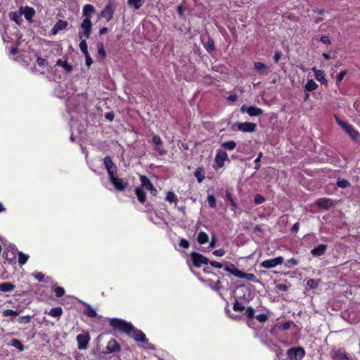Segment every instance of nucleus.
<instances>
[{"mask_svg": "<svg viewBox=\"0 0 360 360\" xmlns=\"http://www.w3.org/2000/svg\"><path fill=\"white\" fill-rule=\"evenodd\" d=\"M77 341L78 343V349L80 350L86 349L91 340L90 335L88 332L80 333L77 335Z\"/></svg>", "mask_w": 360, "mask_h": 360, "instance_id": "0eeeda50", "label": "nucleus"}, {"mask_svg": "<svg viewBox=\"0 0 360 360\" xmlns=\"http://www.w3.org/2000/svg\"><path fill=\"white\" fill-rule=\"evenodd\" d=\"M233 308L236 311H242L245 309V307L242 303L236 301Z\"/></svg>", "mask_w": 360, "mask_h": 360, "instance_id": "79ce46f5", "label": "nucleus"}, {"mask_svg": "<svg viewBox=\"0 0 360 360\" xmlns=\"http://www.w3.org/2000/svg\"><path fill=\"white\" fill-rule=\"evenodd\" d=\"M98 54L101 55L103 58L105 57V51L104 50L103 44H101V43H99L98 44Z\"/></svg>", "mask_w": 360, "mask_h": 360, "instance_id": "de8ad7c7", "label": "nucleus"}, {"mask_svg": "<svg viewBox=\"0 0 360 360\" xmlns=\"http://www.w3.org/2000/svg\"><path fill=\"white\" fill-rule=\"evenodd\" d=\"M221 288V282L220 281H217L216 283L213 286H212V288L216 291H219Z\"/></svg>", "mask_w": 360, "mask_h": 360, "instance_id": "0e129e2a", "label": "nucleus"}, {"mask_svg": "<svg viewBox=\"0 0 360 360\" xmlns=\"http://www.w3.org/2000/svg\"><path fill=\"white\" fill-rule=\"evenodd\" d=\"M255 68L256 70H257L259 73L267 75L269 73V70L267 66L261 62H257L255 63Z\"/></svg>", "mask_w": 360, "mask_h": 360, "instance_id": "5701e85b", "label": "nucleus"}, {"mask_svg": "<svg viewBox=\"0 0 360 360\" xmlns=\"http://www.w3.org/2000/svg\"><path fill=\"white\" fill-rule=\"evenodd\" d=\"M84 313L85 315H96V311L92 309L89 305H84Z\"/></svg>", "mask_w": 360, "mask_h": 360, "instance_id": "c9c22d12", "label": "nucleus"}, {"mask_svg": "<svg viewBox=\"0 0 360 360\" xmlns=\"http://www.w3.org/2000/svg\"><path fill=\"white\" fill-rule=\"evenodd\" d=\"M262 158V153H259L258 154L257 158L255 160V162L256 163L255 169H257V170L259 169L260 167V165L259 164V162H260Z\"/></svg>", "mask_w": 360, "mask_h": 360, "instance_id": "4d7b16f0", "label": "nucleus"}, {"mask_svg": "<svg viewBox=\"0 0 360 360\" xmlns=\"http://www.w3.org/2000/svg\"><path fill=\"white\" fill-rule=\"evenodd\" d=\"M81 28L83 32H79L78 37L82 39L84 36L86 39L89 38L91 33L92 23L90 19L84 18L81 24Z\"/></svg>", "mask_w": 360, "mask_h": 360, "instance_id": "423d86ee", "label": "nucleus"}, {"mask_svg": "<svg viewBox=\"0 0 360 360\" xmlns=\"http://www.w3.org/2000/svg\"><path fill=\"white\" fill-rule=\"evenodd\" d=\"M292 325H294L293 322H290V321H288V322H285L284 323H283L280 328L283 330H287L288 329H290V326Z\"/></svg>", "mask_w": 360, "mask_h": 360, "instance_id": "603ef678", "label": "nucleus"}, {"mask_svg": "<svg viewBox=\"0 0 360 360\" xmlns=\"http://www.w3.org/2000/svg\"><path fill=\"white\" fill-rule=\"evenodd\" d=\"M347 319H346L347 321H349L351 323H356L359 321V316H347Z\"/></svg>", "mask_w": 360, "mask_h": 360, "instance_id": "680f3d73", "label": "nucleus"}, {"mask_svg": "<svg viewBox=\"0 0 360 360\" xmlns=\"http://www.w3.org/2000/svg\"><path fill=\"white\" fill-rule=\"evenodd\" d=\"M247 317V324L249 327L252 328H256L254 324V321L255 320L258 321L259 323H263L268 320L269 316H246Z\"/></svg>", "mask_w": 360, "mask_h": 360, "instance_id": "dca6fc26", "label": "nucleus"}, {"mask_svg": "<svg viewBox=\"0 0 360 360\" xmlns=\"http://www.w3.org/2000/svg\"><path fill=\"white\" fill-rule=\"evenodd\" d=\"M121 349L120 345L115 339H111L106 346L105 350L103 352L105 354H110L116 352H119Z\"/></svg>", "mask_w": 360, "mask_h": 360, "instance_id": "f8f14e48", "label": "nucleus"}, {"mask_svg": "<svg viewBox=\"0 0 360 360\" xmlns=\"http://www.w3.org/2000/svg\"><path fill=\"white\" fill-rule=\"evenodd\" d=\"M337 185L342 188H345L349 187L350 186L349 182L346 179H338L337 181Z\"/></svg>", "mask_w": 360, "mask_h": 360, "instance_id": "4c0bfd02", "label": "nucleus"}, {"mask_svg": "<svg viewBox=\"0 0 360 360\" xmlns=\"http://www.w3.org/2000/svg\"><path fill=\"white\" fill-rule=\"evenodd\" d=\"M286 355L290 360H300L305 356V351L302 347H291L286 352Z\"/></svg>", "mask_w": 360, "mask_h": 360, "instance_id": "7ed1b4c3", "label": "nucleus"}, {"mask_svg": "<svg viewBox=\"0 0 360 360\" xmlns=\"http://www.w3.org/2000/svg\"><path fill=\"white\" fill-rule=\"evenodd\" d=\"M34 14H35V11H34V8H30V7H26L23 11L24 17L27 20H31L32 19L33 16L34 15Z\"/></svg>", "mask_w": 360, "mask_h": 360, "instance_id": "c85d7f7f", "label": "nucleus"}, {"mask_svg": "<svg viewBox=\"0 0 360 360\" xmlns=\"http://www.w3.org/2000/svg\"><path fill=\"white\" fill-rule=\"evenodd\" d=\"M205 47L207 51L211 52L214 49V43L212 39H209L208 41L205 44Z\"/></svg>", "mask_w": 360, "mask_h": 360, "instance_id": "58836bf2", "label": "nucleus"}, {"mask_svg": "<svg viewBox=\"0 0 360 360\" xmlns=\"http://www.w3.org/2000/svg\"><path fill=\"white\" fill-rule=\"evenodd\" d=\"M347 72L346 70H344V71H342L340 72L338 76H337V79H336V82L338 83V82H340L343 78L345 77V76L347 75Z\"/></svg>", "mask_w": 360, "mask_h": 360, "instance_id": "5fc2aeb1", "label": "nucleus"}, {"mask_svg": "<svg viewBox=\"0 0 360 360\" xmlns=\"http://www.w3.org/2000/svg\"><path fill=\"white\" fill-rule=\"evenodd\" d=\"M312 70L314 72L316 79L320 82L322 84L326 85L328 82L325 78L324 72L321 70H317L316 68H313Z\"/></svg>", "mask_w": 360, "mask_h": 360, "instance_id": "6ab92c4d", "label": "nucleus"}, {"mask_svg": "<svg viewBox=\"0 0 360 360\" xmlns=\"http://www.w3.org/2000/svg\"><path fill=\"white\" fill-rule=\"evenodd\" d=\"M242 112L248 113L250 117L259 116L263 113V110L256 106H247L243 105L240 108Z\"/></svg>", "mask_w": 360, "mask_h": 360, "instance_id": "6e6552de", "label": "nucleus"}, {"mask_svg": "<svg viewBox=\"0 0 360 360\" xmlns=\"http://www.w3.org/2000/svg\"><path fill=\"white\" fill-rule=\"evenodd\" d=\"M212 254L217 257H222L225 255V250L224 249L216 250Z\"/></svg>", "mask_w": 360, "mask_h": 360, "instance_id": "6e6d98bb", "label": "nucleus"}, {"mask_svg": "<svg viewBox=\"0 0 360 360\" xmlns=\"http://www.w3.org/2000/svg\"><path fill=\"white\" fill-rule=\"evenodd\" d=\"M221 146L228 150H233L236 147V143L234 141L222 142Z\"/></svg>", "mask_w": 360, "mask_h": 360, "instance_id": "c756f323", "label": "nucleus"}, {"mask_svg": "<svg viewBox=\"0 0 360 360\" xmlns=\"http://www.w3.org/2000/svg\"><path fill=\"white\" fill-rule=\"evenodd\" d=\"M317 88L318 84L313 79H309L304 86V91L306 92H310L316 90Z\"/></svg>", "mask_w": 360, "mask_h": 360, "instance_id": "cd10ccee", "label": "nucleus"}, {"mask_svg": "<svg viewBox=\"0 0 360 360\" xmlns=\"http://www.w3.org/2000/svg\"><path fill=\"white\" fill-rule=\"evenodd\" d=\"M332 358L334 360H349L348 354L342 349L334 352Z\"/></svg>", "mask_w": 360, "mask_h": 360, "instance_id": "a211bd4d", "label": "nucleus"}, {"mask_svg": "<svg viewBox=\"0 0 360 360\" xmlns=\"http://www.w3.org/2000/svg\"><path fill=\"white\" fill-rule=\"evenodd\" d=\"M316 205L320 209L328 210L333 206V202L328 198H320L316 200Z\"/></svg>", "mask_w": 360, "mask_h": 360, "instance_id": "f3484780", "label": "nucleus"}, {"mask_svg": "<svg viewBox=\"0 0 360 360\" xmlns=\"http://www.w3.org/2000/svg\"><path fill=\"white\" fill-rule=\"evenodd\" d=\"M195 176L197 178L198 181L200 183L202 182L205 179V176L201 174V172L199 169H197L195 172Z\"/></svg>", "mask_w": 360, "mask_h": 360, "instance_id": "09e8293b", "label": "nucleus"}, {"mask_svg": "<svg viewBox=\"0 0 360 360\" xmlns=\"http://www.w3.org/2000/svg\"><path fill=\"white\" fill-rule=\"evenodd\" d=\"M130 336H132L133 338L138 342L146 343L148 348L155 349L154 346L148 342V340L142 330L136 329L134 327V330H131V335Z\"/></svg>", "mask_w": 360, "mask_h": 360, "instance_id": "20e7f679", "label": "nucleus"}, {"mask_svg": "<svg viewBox=\"0 0 360 360\" xmlns=\"http://www.w3.org/2000/svg\"><path fill=\"white\" fill-rule=\"evenodd\" d=\"M68 26V22L64 20H58L53 28V32L56 34L60 30H64Z\"/></svg>", "mask_w": 360, "mask_h": 360, "instance_id": "a878e982", "label": "nucleus"}, {"mask_svg": "<svg viewBox=\"0 0 360 360\" xmlns=\"http://www.w3.org/2000/svg\"><path fill=\"white\" fill-rule=\"evenodd\" d=\"M338 124L345 131L352 139L356 141L359 137V133L349 124L337 118Z\"/></svg>", "mask_w": 360, "mask_h": 360, "instance_id": "f03ea898", "label": "nucleus"}, {"mask_svg": "<svg viewBox=\"0 0 360 360\" xmlns=\"http://www.w3.org/2000/svg\"><path fill=\"white\" fill-rule=\"evenodd\" d=\"M115 8L111 3H108L103 10L101 12L98 17L105 18L107 21H110L112 18Z\"/></svg>", "mask_w": 360, "mask_h": 360, "instance_id": "9d476101", "label": "nucleus"}, {"mask_svg": "<svg viewBox=\"0 0 360 360\" xmlns=\"http://www.w3.org/2000/svg\"><path fill=\"white\" fill-rule=\"evenodd\" d=\"M327 246L324 244L319 245L317 247L311 250V254L313 256L318 257L323 255L326 251Z\"/></svg>", "mask_w": 360, "mask_h": 360, "instance_id": "aec40b11", "label": "nucleus"}, {"mask_svg": "<svg viewBox=\"0 0 360 360\" xmlns=\"http://www.w3.org/2000/svg\"><path fill=\"white\" fill-rule=\"evenodd\" d=\"M264 201H265V198L263 196H262L261 195L257 194L255 195V202L256 204H262Z\"/></svg>", "mask_w": 360, "mask_h": 360, "instance_id": "3c124183", "label": "nucleus"}, {"mask_svg": "<svg viewBox=\"0 0 360 360\" xmlns=\"http://www.w3.org/2000/svg\"><path fill=\"white\" fill-rule=\"evenodd\" d=\"M207 200H208V203H209L210 206L211 207H215V206H216L215 198L213 195H210L208 196Z\"/></svg>", "mask_w": 360, "mask_h": 360, "instance_id": "8fccbe9b", "label": "nucleus"}, {"mask_svg": "<svg viewBox=\"0 0 360 360\" xmlns=\"http://www.w3.org/2000/svg\"><path fill=\"white\" fill-rule=\"evenodd\" d=\"M283 262V258L281 256L274 259L264 260L262 262L261 266L266 269H270L281 264Z\"/></svg>", "mask_w": 360, "mask_h": 360, "instance_id": "ddd939ff", "label": "nucleus"}, {"mask_svg": "<svg viewBox=\"0 0 360 360\" xmlns=\"http://www.w3.org/2000/svg\"><path fill=\"white\" fill-rule=\"evenodd\" d=\"M79 46L80 50L82 51V52L84 54H86V53H89L88 49H88L87 44L85 40H82L79 42Z\"/></svg>", "mask_w": 360, "mask_h": 360, "instance_id": "a19ab883", "label": "nucleus"}, {"mask_svg": "<svg viewBox=\"0 0 360 360\" xmlns=\"http://www.w3.org/2000/svg\"><path fill=\"white\" fill-rule=\"evenodd\" d=\"M166 200L169 202H175L177 200L176 195L172 192H169L167 195Z\"/></svg>", "mask_w": 360, "mask_h": 360, "instance_id": "37998d69", "label": "nucleus"}, {"mask_svg": "<svg viewBox=\"0 0 360 360\" xmlns=\"http://www.w3.org/2000/svg\"><path fill=\"white\" fill-rule=\"evenodd\" d=\"M34 276L39 281H42L44 278V274L41 272L36 273Z\"/></svg>", "mask_w": 360, "mask_h": 360, "instance_id": "338daca9", "label": "nucleus"}, {"mask_svg": "<svg viewBox=\"0 0 360 360\" xmlns=\"http://www.w3.org/2000/svg\"><path fill=\"white\" fill-rule=\"evenodd\" d=\"M210 264L215 267V268H219V269H221L222 268L223 265L221 263L219 262H217V261H212V262H210Z\"/></svg>", "mask_w": 360, "mask_h": 360, "instance_id": "69168bd1", "label": "nucleus"}, {"mask_svg": "<svg viewBox=\"0 0 360 360\" xmlns=\"http://www.w3.org/2000/svg\"><path fill=\"white\" fill-rule=\"evenodd\" d=\"M15 288V285L10 282L0 283V290L4 292H12Z\"/></svg>", "mask_w": 360, "mask_h": 360, "instance_id": "b1692460", "label": "nucleus"}, {"mask_svg": "<svg viewBox=\"0 0 360 360\" xmlns=\"http://www.w3.org/2000/svg\"><path fill=\"white\" fill-rule=\"evenodd\" d=\"M54 292L57 297H60L65 294V290L62 287L55 288Z\"/></svg>", "mask_w": 360, "mask_h": 360, "instance_id": "a18cd8bd", "label": "nucleus"}, {"mask_svg": "<svg viewBox=\"0 0 360 360\" xmlns=\"http://www.w3.org/2000/svg\"><path fill=\"white\" fill-rule=\"evenodd\" d=\"M235 127L238 130L243 132H253L256 130V124L252 122H238L236 123Z\"/></svg>", "mask_w": 360, "mask_h": 360, "instance_id": "9b49d317", "label": "nucleus"}, {"mask_svg": "<svg viewBox=\"0 0 360 360\" xmlns=\"http://www.w3.org/2000/svg\"><path fill=\"white\" fill-rule=\"evenodd\" d=\"M153 143L155 146V150L156 151H158L160 155H162L164 153H163V151L161 150V148L160 147V146L162 145L161 138L159 136H158V135H155L153 137Z\"/></svg>", "mask_w": 360, "mask_h": 360, "instance_id": "bb28decb", "label": "nucleus"}, {"mask_svg": "<svg viewBox=\"0 0 360 360\" xmlns=\"http://www.w3.org/2000/svg\"><path fill=\"white\" fill-rule=\"evenodd\" d=\"M63 313V309L61 307H56L53 308L49 312V315H61Z\"/></svg>", "mask_w": 360, "mask_h": 360, "instance_id": "49530a36", "label": "nucleus"}, {"mask_svg": "<svg viewBox=\"0 0 360 360\" xmlns=\"http://www.w3.org/2000/svg\"><path fill=\"white\" fill-rule=\"evenodd\" d=\"M104 164L109 176L117 173V168L115 164L112 162L111 158L108 156L105 157L104 158Z\"/></svg>", "mask_w": 360, "mask_h": 360, "instance_id": "4468645a", "label": "nucleus"}, {"mask_svg": "<svg viewBox=\"0 0 360 360\" xmlns=\"http://www.w3.org/2000/svg\"><path fill=\"white\" fill-rule=\"evenodd\" d=\"M56 65L61 66L65 68V70L70 72L72 70V66L67 63L66 60H63L62 59H58L56 61Z\"/></svg>", "mask_w": 360, "mask_h": 360, "instance_id": "7c9ffc66", "label": "nucleus"}, {"mask_svg": "<svg viewBox=\"0 0 360 360\" xmlns=\"http://www.w3.org/2000/svg\"><path fill=\"white\" fill-rule=\"evenodd\" d=\"M135 193L137 195L138 200L140 202H144L146 200V195L144 191L141 188H137L135 190Z\"/></svg>", "mask_w": 360, "mask_h": 360, "instance_id": "473e14b6", "label": "nucleus"}, {"mask_svg": "<svg viewBox=\"0 0 360 360\" xmlns=\"http://www.w3.org/2000/svg\"><path fill=\"white\" fill-rule=\"evenodd\" d=\"M94 7L91 4H86L83 7L82 15L84 18L91 20V15L95 13Z\"/></svg>", "mask_w": 360, "mask_h": 360, "instance_id": "412c9836", "label": "nucleus"}, {"mask_svg": "<svg viewBox=\"0 0 360 360\" xmlns=\"http://www.w3.org/2000/svg\"><path fill=\"white\" fill-rule=\"evenodd\" d=\"M179 245L184 248H188L189 247V243L188 240H186V239H181L180 240V243H179Z\"/></svg>", "mask_w": 360, "mask_h": 360, "instance_id": "bf43d9fd", "label": "nucleus"}, {"mask_svg": "<svg viewBox=\"0 0 360 360\" xmlns=\"http://www.w3.org/2000/svg\"><path fill=\"white\" fill-rule=\"evenodd\" d=\"M5 257L10 262H12L15 259V252L8 250L5 252Z\"/></svg>", "mask_w": 360, "mask_h": 360, "instance_id": "ea45409f", "label": "nucleus"}, {"mask_svg": "<svg viewBox=\"0 0 360 360\" xmlns=\"http://www.w3.org/2000/svg\"><path fill=\"white\" fill-rule=\"evenodd\" d=\"M110 326L115 330L126 333L128 335H131V330H134V326L130 322H127L120 319H111L110 320Z\"/></svg>", "mask_w": 360, "mask_h": 360, "instance_id": "f257e3e1", "label": "nucleus"}, {"mask_svg": "<svg viewBox=\"0 0 360 360\" xmlns=\"http://www.w3.org/2000/svg\"><path fill=\"white\" fill-rule=\"evenodd\" d=\"M276 288L281 291H285L288 289V286L286 284H278Z\"/></svg>", "mask_w": 360, "mask_h": 360, "instance_id": "e2e57ef3", "label": "nucleus"}, {"mask_svg": "<svg viewBox=\"0 0 360 360\" xmlns=\"http://www.w3.org/2000/svg\"><path fill=\"white\" fill-rule=\"evenodd\" d=\"M240 278H244L248 281H255L256 277L253 274L243 273L242 272Z\"/></svg>", "mask_w": 360, "mask_h": 360, "instance_id": "e433bc0d", "label": "nucleus"}, {"mask_svg": "<svg viewBox=\"0 0 360 360\" xmlns=\"http://www.w3.org/2000/svg\"><path fill=\"white\" fill-rule=\"evenodd\" d=\"M128 4L135 9H139L143 5V1L141 0H128Z\"/></svg>", "mask_w": 360, "mask_h": 360, "instance_id": "72a5a7b5", "label": "nucleus"}, {"mask_svg": "<svg viewBox=\"0 0 360 360\" xmlns=\"http://www.w3.org/2000/svg\"><path fill=\"white\" fill-rule=\"evenodd\" d=\"M208 239H209L208 235L205 232L201 231L198 233V236L197 238V241L200 244H205L208 241Z\"/></svg>", "mask_w": 360, "mask_h": 360, "instance_id": "2f4dec72", "label": "nucleus"}, {"mask_svg": "<svg viewBox=\"0 0 360 360\" xmlns=\"http://www.w3.org/2000/svg\"><path fill=\"white\" fill-rule=\"evenodd\" d=\"M191 257L193 265L196 267H200L202 264L208 263V259L200 253L193 252L191 254Z\"/></svg>", "mask_w": 360, "mask_h": 360, "instance_id": "1a4fd4ad", "label": "nucleus"}, {"mask_svg": "<svg viewBox=\"0 0 360 360\" xmlns=\"http://www.w3.org/2000/svg\"><path fill=\"white\" fill-rule=\"evenodd\" d=\"M307 285L309 288L314 289L318 286V281L315 279H309L307 281Z\"/></svg>", "mask_w": 360, "mask_h": 360, "instance_id": "c03bdc74", "label": "nucleus"}, {"mask_svg": "<svg viewBox=\"0 0 360 360\" xmlns=\"http://www.w3.org/2000/svg\"><path fill=\"white\" fill-rule=\"evenodd\" d=\"M321 41L325 44H329L330 43V41L327 36H323L321 37Z\"/></svg>", "mask_w": 360, "mask_h": 360, "instance_id": "774afa93", "label": "nucleus"}, {"mask_svg": "<svg viewBox=\"0 0 360 360\" xmlns=\"http://www.w3.org/2000/svg\"><path fill=\"white\" fill-rule=\"evenodd\" d=\"M228 155L226 152L218 150L215 157V162L219 167H222L224 165V161L227 160Z\"/></svg>", "mask_w": 360, "mask_h": 360, "instance_id": "2eb2a0df", "label": "nucleus"}, {"mask_svg": "<svg viewBox=\"0 0 360 360\" xmlns=\"http://www.w3.org/2000/svg\"><path fill=\"white\" fill-rule=\"evenodd\" d=\"M29 259V256L22 253V252H20L18 253V262L20 264L22 265L25 264Z\"/></svg>", "mask_w": 360, "mask_h": 360, "instance_id": "f704fd0d", "label": "nucleus"}, {"mask_svg": "<svg viewBox=\"0 0 360 360\" xmlns=\"http://www.w3.org/2000/svg\"><path fill=\"white\" fill-rule=\"evenodd\" d=\"M37 64L39 66H45L47 64V61L46 59L42 58L41 57L37 58Z\"/></svg>", "mask_w": 360, "mask_h": 360, "instance_id": "13d9d810", "label": "nucleus"}, {"mask_svg": "<svg viewBox=\"0 0 360 360\" xmlns=\"http://www.w3.org/2000/svg\"><path fill=\"white\" fill-rule=\"evenodd\" d=\"M140 180L141 182V185L144 186L148 190H150L153 192V194H155L156 189L154 188L153 184L150 183V180L145 176H141Z\"/></svg>", "mask_w": 360, "mask_h": 360, "instance_id": "4be33fe9", "label": "nucleus"}, {"mask_svg": "<svg viewBox=\"0 0 360 360\" xmlns=\"http://www.w3.org/2000/svg\"><path fill=\"white\" fill-rule=\"evenodd\" d=\"M241 274H242V271H240L238 269H237L236 266L233 269V272L231 273V274H233V276H235L236 277H238V278H240Z\"/></svg>", "mask_w": 360, "mask_h": 360, "instance_id": "052dcab7", "label": "nucleus"}, {"mask_svg": "<svg viewBox=\"0 0 360 360\" xmlns=\"http://www.w3.org/2000/svg\"><path fill=\"white\" fill-rule=\"evenodd\" d=\"M84 56H85V59H86V65L88 67H90L91 65V64L93 63V60L91 58L89 53H86V54H84Z\"/></svg>", "mask_w": 360, "mask_h": 360, "instance_id": "864d4df0", "label": "nucleus"}, {"mask_svg": "<svg viewBox=\"0 0 360 360\" xmlns=\"http://www.w3.org/2000/svg\"><path fill=\"white\" fill-rule=\"evenodd\" d=\"M8 345L15 347L20 352L23 351L25 349V346L22 342L18 339H12Z\"/></svg>", "mask_w": 360, "mask_h": 360, "instance_id": "393cba45", "label": "nucleus"}, {"mask_svg": "<svg viewBox=\"0 0 360 360\" xmlns=\"http://www.w3.org/2000/svg\"><path fill=\"white\" fill-rule=\"evenodd\" d=\"M109 179L115 189L119 191H124L128 185L127 181H124L123 179L118 178L117 173L109 176Z\"/></svg>", "mask_w": 360, "mask_h": 360, "instance_id": "39448f33", "label": "nucleus"}]
</instances>
